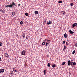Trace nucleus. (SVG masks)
<instances>
[{"label":"nucleus","instance_id":"obj_1","mask_svg":"<svg viewBox=\"0 0 77 77\" xmlns=\"http://www.w3.org/2000/svg\"><path fill=\"white\" fill-rule=\"evenodd\" d=\"M15 4L14 2H13L11 4L7 5V6H5V7L8 8V7H9V8H13V6H15Z\"/></svg>","mask_w":77,"mask_h":77},{"label":"nucleus","instance_id":"obj_2","mask_svg":"<svg viewBox=\"0 0 77 77\" xmlns=\"http://www.w3.org/2000/svg\"><path fill=\"white\" fill-rule=\"evenodd\" d=\"M67 64L68 66H70V65H71V66H72V64H71V61H70V60H69L68 61Z\"/></svg>","mask_w":77,"mask_h":77},{"label":"nucleus","instance_id":"obj_3","mask_svg":"<svg viewBox=\"0 0 77 77\" xmlns=\"http://www.w3.org/2000/svg\"><path fill=\"white\" fill-rule=\"evenodd\" d=\"M72 26L73 27H74L75 26V27H77V23H73L72 24Z\"/></svg>","mask_w":77,"mask_h":77},{"label":"nucleus","instance_id":"obj_4","mask_svg":"<svg viewBox=\"0 0 77 77\" xmlns=\"http://www.w3.org/2000/svg\"><path fill=\"white\" fill-rule=\"evenodd\" d=\"M5 71V70H4V69H0V73H2V72L3 73Z\"/></svg>","mask_w":77,"mask_h":77},{"label":"nucleus","instance_id":"obj_5","mask_svg":"<svg viewBox=\"0 0 77 77\" xmlns=\"http://www.w3.org/2000/svg\"><path fill=\"white\" fill-rule=\"evenodd\" d=\"M26 51H25V50H23L22 51V53H21V54H22V55H25V52Z\"/></svg>","mask_w":77,"mask_h":77},{"label":"nucleus","instance_id":"obj_6","mask_svg":"<svg viewBox=\"0 0 77 77\" xmlns=\"http://www.w3.org/2000/svg\"><path fill=\"white\" fill-rule=\"evenodd\" d=\"M52 24V21H49L47 23V24L49 25V24Z\"/></svg>","mask_w":77,"mask_h":77},{"label":"nucleus","instance_id":"obj_7","mask_svg":"<svg viewBox=\"0 0 77 77\" xmlns=\"http://www.w3.org/2000/svg\"><path fill=\"white\" fill-rule=\"evenodd\" d=\"M69 32L70 33V34H74V32L72 31H71V30H70L69 31Z\"/></svg>","mask_w":77,"mask_h":77},{"label":"nucleus","instance_id":"obj_8","mask_svg":"<svg viewBox=\"0 0 77 77\" xmlns=\"http://www.w3.org/2000/svg\"><path fill=\"white\" fill-rule=\"evenodd\" d=\"M64 36L65 38H67V34H66V33L64 34Z\"/></svg>","mask_w":77,"mask_h":77},{"label":"nucleus","instance_id":"obj_9","mask_svg":"<svg viewBox=\"0 0 77 77\" xmlns=\"http://www.w3.org/2000/svg\"><path fill=\"white\" fill-rule=\"evenodd\" d=\"M61 14H63V15H65V11H62Z\"/></svg>","mask_w":77,"mask_h":77},{"label":"nucleus","instance_id":"obj_10","mask_svg":"<svg viewBox=\"0 0 77 77\" xmlns=\"http://www.w3.org/2000/svg\"><path fill=\"white\" fill-rule=\"evenodd\" d=\"M35 14H36V15H37L38 14V11H35Z\"/></svg>","mask_w":77,"mask_h":77},{"label":"nucleus","instance_id":"obj_11","mask_svg":"<svg viewBox=\"0 0 77 77\" xmlns=\"http://www.w3.org/2000/svg\"><path fill=\"white\" fill-rule=\"evenodd\" d=\"M15 14L16 13L14 12H13L12 13V15L13 16L15 15Z\"/></svg>","mask_w":77,"mask_h":77},{"label":"nucleus","instance_id":"obj_12","mask_svg":"<svg viewBox=\"0 0 77 77\" xmlns=\"http://www.w3.org/2000/svg\"><path fill=\"white\" fill-rule=\"evenodd\" d=\"M25 35H26V34H25V33H23V38H25Z\"/></svg>","mask_w":77,"mask_h":77},{"label":"nucleus","instance_id":"obj_13","mask_svg":"<svg viewBox=\"0 0 77 77\" xmlns=\"http://www.w3.org/2000/svg\"><path fill=\"white\" fill-rule=\"evenodd\" d=\"M53 68H55L56 67V64H53L52 66Z\"/></svg>","mask_w":77,"mask_h":77},{"label":"nucleus","instance_id":"obj_14","mask_svg":"<svg viewBox=\"0 0 77 77\" xmlns=\"http://www.w3.org/2000/svg\"><path fill=\"white\" fill-rule=\"evenodd\" d=\"M11 75H14V73L13 72V71H11Z\"/></svg>","mask_w":77,"mask_h":77},{"label":"nucleus","instance_id":"obj_15","mask_svg":"<svg viewBox=\"0 0 77 77\" xmlns=\"http://www.w3.org/2000/svg\"><path fill=\"white\" fill-rule=\"evenodd\" d=\"M65 63H66V62H63L62 63L61 65H64L65 64Z\"/></svg>","mask_w":77,"mask_h":77},{"label":"nucleus","instance_id":"obj_16","mask_svg":"<svg viewBox=\"0 0 77 77\" xmlns=\"http://www.w3.org/2000/svg\"><path fill=\"white\" fill-rule=\"evenodd\" d=\"M51 63H48L47 66H48V67H50V65H51Z\"/></svg>","mask_w":77,"mask_h":77},{"label":"nucleus","instance_id":"obj_17","mask_svg":"<svg viewBox=\"0 0 77 77\" xmlns=\"http://www.w3.org/2000/svg\"><path fill=\"white\" fill-rule=\"evenodd\" d=\"M3 43L2 42H0V46H2Z\"/></svg>","mask_w":77,"mask_h":77},{"label":"nucleus","instance_id":"obj_18","mask_svg":"<svg viewBox=\"0 0 77 77\" xmlns=\"http://www.w3.org/2000/svg\"><path fill=\"white\" fill-rule=\"evenodd\" d=\"M25 15L26 16H28V15H29V14H28V13H26L25 14Z\"/></svg>","mask_w":77,"mask_h":77},{"label":"nucleus","instance_id":"obj_19","mask_svg":"<svg viewBox=\"0 0 77 77\" xmlns=\"http://www.w3.org/2000/svg\"><path fill=\"white\" fill-rule=\"evenodd\" d=\"M72 65H74V66L76 65V63H75V62H74L72 64Z\"/></svg>","mask_w":77,"mask_h":77},{"label":"nucleus","instance_id":"obj_20","mask_svg":"<svg viewBox=\"0 0 77 77\" xmlns=\"http://www.w3.org/2000/svg\"><path fill=\"white\" fill-rule=\"evenodd\" d=\"M44 75H45V74H46V70H44Z\"/></svg>","mask_w":77,"mask_h":77},{"label":"nucleus","instance_id":"obj_21","mask_svg":"<svg viewBox=\"0 0 77 77\" xmlns=\"http://www.w3.org/2000/svg\"><path fill=\"white\" fill-rule=\"evenodd\" d=\"M5 56L6 57H8V54H5Z\"/></svg>","mask_w":77,"mask_h":77},{"label":"nucleus","instance_id":"obj_22","mask_svg":"<svg viewBox=\"0 0 77 77\" xmlns=\"http://www.w3.org/2000/svg\"><path fill=\"white\" fill-rule=\"evenodd\" d=\"M49 43H50V42H46V44H47L48 45H49Z\"/></svg>","mask_w":77,"mask_h":77},{"label":"nucleus","instance_id":"obj_23","mask_svg":"<svg viewBox=\"0 0 77 77\" xmlns=\"http://www.w3.org/2000/svg\"><path fill=\"white\" fill-rule=\"evenodd\" d=\"M45 42H43L42 43V45H44L45 44Z\"/></svg>","mask_w":77,"mask_h":77},{"label":"nucleus","instance_id":"obj_24","mask_svg":"<svg viewBox=\"0 0 77 77\" xmlns=\"http://www.w3.org/2000/svg\"><path fill=\"white\" fill-rule=\"evenodd\" d=\"M75 53V50L73 51L72 52V54H74Z\"/></svg>","mask_w":77,"mask_h":77},{"label":"nucleus","instance_id":"obj_25","mask_svg":"<svg viewBox=\"0 0 77 77\" xmlns=\"http://www.w3.org/2000/svg\"><path fill=\"white\" fill-rule=\"evenodd\" d=\"M70 5L71 6H72L74 5V4L73 3H71L70 4Z\"/></svg>","mask_w":77,"mask_h":77},{"label":"nucleus","instance_id":"obj_26","mask_svg":"<svg viewBox=\"0 0 77 77\" xmlns=\"http://www.w3.org/2000/svg\"><path fill=\"white\" fill-rule=\"evenodd\" d=\"M70 62L71 63V64H72V63H73V62H74L73 61V60H71V61H70Z\"/></svg>","mask_w":77,"mask_h":77},{"label":"nucleus","instance_id":"obj_27","mask_svg":"<svg viewBox=\"0 0 77 77\" xmlns=\"http://www.w3.org/2000/svg\"><path fill=\"white\" fill-rule=\"evenodd\" d=\"M58 3H62V1H58Z\"/></svg>","mask_w":77,"mask_h":77},{"label":"nucleus","instance_id":"obj_28","mask_svg":"<svg viewBox=\"0 0 77 77\" xmlns=\"http://www.w3.org/2000/svg\"><path fill=\"white\" fill-rule=\"evenodd\" d=\"M23 22L22 21H21V22H20V24H23Z\"/></svg>","mask_w":77,"mask_h":77},{"label":"nucleus","instance_id":"obj_29","mask_svg":"<svg viewBox=\"0 0 77 77\" xmlns=\"http://www.w3.org/2000/svg\"><path fill=\"white\" fill-rule=\"evenodd\" d=\"M0 11H1V12H2V13H4V11H3L2 9Z\"/></svg>","mask_w":77,"mask_h":77},{"label":"nucleus","instance_id":"obj_30","mask_svg":"<svg viewBox=\"0 0 77 77\" xmlns=\"http://www.w3.org/2000/svg\"><path fill=\"white\" fill-rule=\"evenodd\" d=\"M64 50L66 49V46H65L63 48Z\"/></svg>","mask_w":77,"mask_h":77},{"label":"nucleus","instance_id":"obj_31","mask_svg":"<svg viewBox=\"0 0 77 77\" xmlns=\"http://www.w3.org/2000/svg\"><path fill=\"white\" fill-rule=\"evenodd\" d=\"M65 42H66L65 41H63V44H65Z\"/></svg>","mask_w":77,"mask_h":77},{"label":"nucleus","instance_id":"obj_32","mask_svg":"<svg viewBox=\"0 0 77 77\" xmlns=\"http://www.w3.org/2000/svg\"><path fill=\"white\" fill-rule=\"evenodd\" d=\"M17 70H15V71H14V72H17Z\"/></svg>","mask_w":77,"mask_h":77},{"label":"nucleus","instance_id":"obj_33","mask_svg":"<svg viewBox=\"0 0 77 77\" xmlns=\"http://www.w3.org/2000/svg\"><path fill=\"white\" fill-rule=\"evenodd\" d=\"M66 45H68V42H66Z\"/></svg>","mask_w":77,"mask_h":77},{"label":"nucleus","instance_id":"obj_34","mask_svg":"<svg viewBox=\"0 0 77 77\" xmlns=\"http://www.w3.org/2000/svg\"><path fill=\"white\" fill-rule=\"evenodd\" d=\"M46 40H47V39H45L44 40H43L44 42H45V41H46Z\"/></svg>","mask_w":77,"mask_h":77},{"label":"nucleus","instance_id":"obj_35","mask_svg":"<svg viewBox=\"0 0 77 77\" xmlns=\"http://www.w3.org/2000/svg\"><path fill=\"white\" fill-rule=\"evenodd\" d=\"M20 5H21V4H19L18 5V6H20Z\"/></svg>","mask_w":77,"mask_h":77},{"label":"nucleus","instance_id":"obj_36","mask_svg":"<svg viewBox=\"0 0 77 77\" xmlns=\"http://www.w3.org/2000/svg\"><path fill=\"white\" fill-rule=\"evenodd\" d=\"M15 71V69H14V68H13V71L14 72V71Z\"/></svg>","mask_w":77,"mask_h":77},{"label":"nucleus","instance_id":"obj_37","mask_svg":"<svg viewBox=\"0 0 77 77\" xmlns=\"http://www.w3.org/2000/svg\"><path fill=\"white\" fill-rule=\"evenodd\" d=\"M50 40H48L47 41L48 42H50Z\"/></svg>","mask_w":77,"mask_h":77},{"label":"nucleus","instance_id":"obj_38","mask_svg":"<svg viewBox=\"0 0 77 77\" xmlns=\"http://www.w3.org/2000/svg\"><path fill=\"white\" fill-rule=\"evenodd\" d=\"M76 47H77V43H76V44H75Z\"/></svg>","mask_w":77,"mask_h":77},{"label":"nucleus","instance_id":"obj_39","mask_svg":"<svg viewBox=\"0 0 77 77\" xmlns=\"http://www.w3.org/2000/svg\"><path fill=\"white\" fill-rule=\"evenodd\" d=\"M48 46V45H47V44L46 43V44L45 45V46Z\"/></svg>","mask_w":77,"mask_h":77},{"label":"nucleus","instance_id":"obj_40","mask_svg":"<svg viewBox=\"0 0 77 77\" xmlns=\"http://www.w3.org/2000/svg\"><path fill=\"white\" fill-rule=\"evenodd\" d=\"M2 60V59H1V57H0V61H1Z\"/></svg>","mask_w":77,"mask_h":77},{"label":"nucleus","instance_id":"obj_41","mask_svg":"<svg viewBox=\"0 0 77 77\" xmlns=\"http://www.w3.org/2000/svg\"><path fill=\"white\" fill-rule=\"evenodd\" d=\"M69 75H71V72H69Z\"/></svg>","mask_w":77,"mask_h":77},{"label":"nucleus","instance_id":"obj_42","mask_svg":"<svg viewBox=\"0 0 77 77\" xmlns=\"http://www.w3.org/2000/svg\"><path fill=\"white\" fill-rule=\"evenodd\" d=\"M17 36L18 37V35H17Z\"/></svg>","mask_w":77,"mask_h":77},{"label":"nucleus","instance_id":"obj_43","mask_svg":"<svg viewBox=\"0 0 77 77\" xmlns=\"http://www.w3.org/2000/svg\"><path fill=\"white\" fill-rule=\"evenodd\" d=\"M72 66V67H73V66L72 65V66Z\"/></svg>","mask_w":77,"mask_h":77},{"label":"nucleus","instance_id":"obj_44","mask_svg":"<svg viewBox=\"0 0 77 77\" xmlns=\"http://www.w3.org/2000/svg\"><path fill=\"white\" fill-rule=\"evenodd\" d=\"M26 39H27V37H26Z\"/></svg>","mask_w":77,"mask_h":77}]
</instances>
